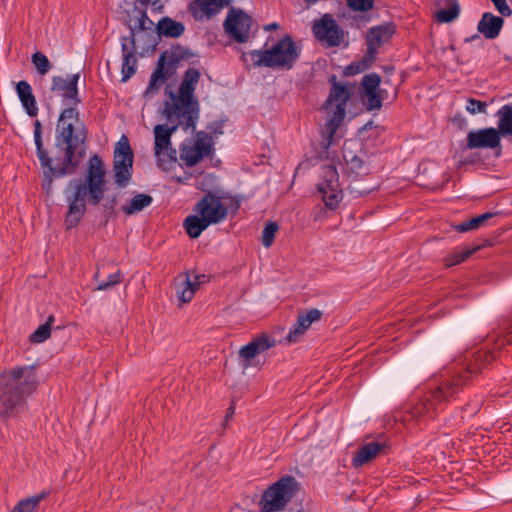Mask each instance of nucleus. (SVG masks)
I'll return each instance as SVG.
<instances>
[{
	"instance_id": "nucleus-1",
	"label": "nucleus",
	"mask_w": 512,
	"mask_h": 512,
	"mask_svg": "<svg viewBox=\"0 0 512 512\" xmlns=\"http://www.w3.org/2000/svg\"><path fill=\"white\" fill-rule=\"evenodd\" d=\"M494 351L479 349L471 358L451 367L437 383L419 398L412 407L415 417L429 416L442 409V405L455 399L456 396L470 383V381L486 369L494 360Z\"/></svg>"
},
{
	"instance_id": "nucleus-2",
	"label": "nucleus",
	"mask_w": 512,
	"mask_h": 512,
	"mask_svg": "<svg viewBox=\"0 0 512 512\" xmlns=\"http://www.w3.org/2000/svg\"><path fill=\"white\" fill-rule=\"evenodd\" d=\"M73 189L71 197H68V212L65 217V225L68 229L78 225L86 211L85 197L90 195V202L98 205L104 196L105 191V168L102 158L94 154L88 162L86 183L74 179L69 182Z\"/></svg>"
},
{
	"instance_id": "nucleus-3",
	"label": "nucleus",
	"mask_w": 512,
	"mask_h": 512,
	"mask_svg": "<svg viewBox=\"0 0 512 512\" xmlns=\"http://www.w3.org/2000/svg\"><path fill=\"white\" fill-rule=\"evenodd\" d=\"M200 79L197 68H188L182 78L177 93L170 92L171 101H165L163 115L168 122L179 119L184 131L194 130L199 119V102L194 95Z\"/></svg>"
},
{
	"instance_id": "nucleus-4",
	"label": "nucleus",
	"mask_w": 512,
	"mask_h": 512,
	"mask_svg": "<svg viewBox=\"0 0 512 512\" xmlns=\"http://www.w3.org/2000/svg\"><path fill=\"white\" fill-rule=\"evenodd\" d=\"M34 366L15 367L0 374V416H15L25 398L37 387Z\"/></svg>"
},
{
	"instance_id": "nucleus-5",
	"label": "nucleus",
	"mask_w": 512,
	"mask_h": 512,
	"mask_svg": "<svg viewBox=\"0 0 512 512\" xmlns=\"http://www.w3.org/2000/svg\"><path fill=\"white\" fill-rule=\"evenodd\" d=\"M87 131L80 119L77 107H66L59 115L56 126L55 145L64 151L65 162L79 164L84 154Z\"/></svg>"
},
{
	"instance_id": "nucleus-6",
	"label": "nucleus",
	"mask_w": 512,
	"mask_h": 512,
	"mask_svg": "<svg viewBox=\"0 0 512 512\" xmlns=\"http://www.w3.org/2000/svg\"><path fill=\"white\" fill-rule=\"evenodd\" d=\"M229 208L235 214L240 208L239 201L232 200L228 207L221 202L220 196L207 192L193 207L194 214L185 218L183 226L186 233L190 238H198L210 225L224 221L229 214Z\"/></svg>"
},
{
	"instance_id": "nucleus-7",
	"label": "nucleus",
	"mask_w": 512,
	"mask_h": 512,
	"mask_svg": "<svg viewBox=\"0 0 512 512\" xmlns=\"http://www.w3.org/2000/svg\"><path fill=\"white\" fill-rule=\"evenodd\" d=\"M249 55L254 66L290 70L301 55V48L296 45L290 35L286 34L271 48L253 50Z\"/></svg>"
},
{
	"instance_id": "nucleus-8",
	"label": "nucleus",
	"mask_w": 512,
	"mask_h": 512,
	"mask_svg": "<svg viewBox=\"0 0 512 512\" xmlns=\"http://www.w3.org/2000/svg\"><path fill=\"white\" fill-rule=\"evenodd\" d=\"M349 99V89L340 83L334 82L325 103V108L330 109V112L325 129L321 132L323 138L320 152L321 157L327 158L329 155V149L333 144L334 136L345 118Z\"/></svg>"
},
{
	"instance_id": "nucleus-9",
	"label": "nucleus",
	"mask_w": 512,
	"mask_h": 512,
	"mask_svg": "<svg viewBox=\"0 0 512 512\" xmlns=\"http://www.w3.org/2000/svg\"><path fill=\"white\" fill-rule=\"evenodd\" d=\"M34 142L36 146V155L40 161V165L43 169L45 179L42 183V188L49 193L52 189L53 177L61 178L66 175L74 173L79 164L73 163L68 164L63 159L62 163L58 166L52 165V158L49 156L48 151L43 147L42 141V126L39 120L34 122Z\"/></svg>"
},
{
	"instance_id": "nucleus-10",
	"label": "nucleus",
	"mask_w": 512,
	"mask_h": 512,
	"mask_svg": "<svg viewBox=\"0 0 512 512\" xmlns=\"http://www.w3.org/2000/svg\"><path fill=\"white\" fill-rule=\"evenodd\" d=\"M299 483L290 475L281 477L270 485L263 493L260 500L262 512H277L285 508L297 493Z\"/></svg>"
},
{
	"instance_id": "nucleus-11",
	"label": "nucleus",
	"mask_w": 512,
	"mask_h": 512,
	"mask_svg": "<svg viewBox=\"0 0 512 512\" xmlns=\"http://www.w3.org/2000/svg\"><path fill=\"white\" fill-rule=\"evenodd\" d=\"M171 126L158 124L154 127V154L157 165L163 170H168L177 161V151L172 147L171 136L179 126L182 127L179 119Z\"/></svg>"
},
{
	"instance_id": "nucleus-12",
	"label": "nucleus",
	"mask_w": 512,
	"mask_h": 512,
	"mask_svg": "<svg viewBox=\"0 0 512 512\" xmlns=\"http://www.w3.org/2000/svg\"><path fill=\"white\" fill-rule=\"evenodd\" d=\"M133 151L128 138L122 136L116 144L113 159V170L115 183L119 188H125L132 177Z\"/></svg>"
},
{
	"instance_id": "nucleus-13",
	"label": "nucleus",
	"mask_w": 512,
	"mask_h": 512,
	"mask_svg": "<svg viewBox=\"0 0 512 512\" xmlns=\"http://www.w3.org/2000/svg\"><path fill=\"white\" fill-rule=\"evenodd\" d=\"M317 189L327 209L335 210L339 206L343 199V191L340 188L339 174L335 166L322 167Z\"/></svg>"
},
{
	"instance_id": "nucleus-14",
	"label": "nucleus",
	"mask_w": 512,
	"mask_h": 512,
	"mask_svg": "<svg viewBox=\"0 0 512 512\" xmlns=\"http://www.w3.org/2000/svg\"><path fill=\"white\" fill-rule=\"evenodd\" d=\"M213 144L209 135L200 131L196 139H186L180 145V159L188 167L198 164L203 158L210 156Z\"/></svg>"
},
{
	"instance_id": "nucleus-15",
	"label": "nucleus",
	"mask_w": 512,
	"mask_h": 512,
	"mask_svg": "<svg viewBox=\"0 0 512 512\" xmlns=\"http://www.w3.org/2000/svg\"><path fill=\"white\" fill-rule=\"evenodd\" d=\"M312 30L315 37L327 47L339 46L344 39L343 31L330 14L315 21Z\"/></svg>"
},
{
	"instance_id": "nucleus-16",
	"label": "nucleus",
	"mask_w": 512,
	"mask_h": 512,
	"mask_svg": "<svg viewBox=\"0 0 512 512\" xmlns=\"http://www.w3.org/2000/svg\"><path fill=\"white\" fill-rule=\"evenodd\" d=\"M80 73L72 74L68 78L53 76L51 91L59 95L67 107H77L81 103L78 91Z\"/></svg>"
},
{
	"instance_id": "nucleus-17",
	"label": "nucleus",
	"mask_w": 512,
	"mask_h": 512,
	"mask_svg": "<svg viewBox=\"0 0 512 512\" xmlns=\"http://www.w3.org/2000/svg\"><path fill=\"white\" fill-rule=\"evenodd\" d=\"M252 26V18L245 12L231 9L224 22L226 32L237 42L245 43L249 38Z\"/></svg>"
},
{
	"instance_id": "nucleus-18",
	"label": "nucleus",
	"mask_w": 512,
	"mask_h": 512,
	"mask_svg": "<svg viewBox=\"0 0 512 512\" xmlns=\"http://www.w3.org/2000/svg\"><path fill=\"white\" fill-rule=\"evenodd\" d=\"M232 0H193L188 12L196 21L210 20L219 14Z\"/></svg>"
},
{
	"instance_id": "nucleus-19",
	"label": "nucleus",
	"mask_w": 512,
	"mask_h": 512,
	"mask_svg": "<svg viewBox=\"0 0 512 512\" xmlns=\"http://www.w3.org/2000/svg\"><path fill=\"white\" fill-rule=\"evenodd\" d=\"M275 344V339L271 338L266 333H262L261 335L254 337L248 344L244 345L239 350V356L242 361V367L248 368L251 364V361L257 355L274 347Z\"/></svg>"
},
{
	"instance_id": "nucleus-20",
	"label": "nucleus",
	"mask_w": 512,
	"mask_h": 512,
	"mask_svg": "<svg viewBox=\"0 0 512 512\" xmlns=\"http://www.w3.org/2000/svg\"><path fill=\"white\" fill-rule=\"evenodd\" d=\"M501 138L499 131L493 127L470 131L467 135V148H499Z\"/></svg>"
},
{
	"instance_id": "nucleus-21",
	"label": "nucleus",
	"mask_w": 512,
	"mask_h": 512,
	"mask_svg": "<svg viewBox=\"0 0 512 512\" xmlns=\"http://www.w3.org/2000/svg\"><path fill=\"white\" fill-rule=\"evenodd\" d=\"M322 317V312L316 308H312L305 313H300L296 322L290 328L286 340L289 343L298 341L305 331L312 325V323L319 321Z\"/></svg>"
},
{
	"instance_id": "nucleus-22",
	"label": "nucleus",
	"mask_w": 512,
	"mask_h": 512,
	"mask_svg": "<svg viewBox=\"0 0 512 512\" xmlns=\"http://www.w3.org/2000/svg\"><path fill=\"white\" fill-rule=\"evenodd\" d=\"M394 33L391 26L372 27L367 34V52L373 56L377 49L390 40Z\"/></svg>"
},
{
	"instance_id": "nucleus-23",
	"label": "nucleus",
	"mask_w": 512,
	"mask_h": 512,
	"mask_svg": "<svg viewBox=\"0 0 512 512\" xmlns=\"http://www.w3.org/2000/svg\"><path fill=\"white\" fill-rule=\"evenodd\" d=\"M16 93L26 113L30 117L37 116L39 109L31 85L25 80L19 81Z\"/></svg>"
},
{
	"instance_id": "nucleus-24",
	"label": "nucleus",
	"mask_w": 512,
	"mask_h": 512,
	"mask_svg": "<svg viewBox=\"0 0 512 512\" xmlns=\"http://www.w3.org/2000/svg\"><path fill=\"white\" fill-rule=\"evenodd\" d=\"M386 447L385 443L374 441L360 446L352 458V465L355 468L361 467L373 460Z\"/></svg>"
},
{
	"instance_id": "nucleus-25",
	"label": "nucleus",
	"mask_w": 512,
	"mask_h": 512,
	"mask_svg": "<svg viewBox=\"0 0 512 512\" xmlns=\"http://www.w3.org/2000/svg\"><path fill=\"white\" fill-rule=\"evenodd\" d=\"M205 277L204 275H194V280L191 279L189 273H185L177 278V296L183 303L190 302L197 289L199 288V278Z\"/></svg>"
},
{
	"instance_id": "nucleus-26",
	"label": "nucleus",
	"mask_w": 512,
	"mask_h": 512,
	"mask_svg": "<svg viewBox=\"0 0 512 512\" xmlns=\"http://www.w3.org/2000/svg\"><path fill=\"white\" fill-rule=\"evenodd\" d=\"M504 20L502 17L495 16L490 12H485L478 22L477 29L487 39H495L498 37Z\"/></svg>"
},
{
	"instance_id": "nucleus-27",
	"label": "nucleus",
	"mask_w": 512,
	"mask_h": 512,
	"mask_svg": "<svg viewBox=\"0 0 512 512\" xmlns=\"http://www.w3.org/2000/svg\"><path fill=\"white\" fill-rule=\"evenodd\" d=\"M440 9L436 13V19L440 23H449L455 20L460 14V7L457 0H435Z\"/></svg>"
},
{
	"instance_id": "nucleus-28",
	"label": "nucleus",
	"mask_w": 512,
	"mask_h": 512,
	"mask_svg": "<svg viewBox=\"0 0 512 512\" xmlns=\"http://www.w3.org/2000/svg\"><path fill=\"white\" fill-rule=\"evenodd\" d=\"M157 30L159 35L178 38L184 33L185 27L181 22L175 21L169 17H164L158 22Z\"/></svg>"
},
{
	"instance_id": "nucleus-29",
	"label": "nucleus",
	"mask_w": 512,
	"mask_h": 512,
	"mask_svg": "<svg viewBox=\"0 0 512 512\" xmlns=\"http://www.w3.org/2000/svg\"><path fill=\"white\" fill-rule=\"evenodd\" d=\"M152 202L153 198L150 195L138 193L126 205L122 206V212L128 216L134 215L150 206Z\"/></svg>"
},
{
	"instance_id": "nucleus-30",
	"label": "nucleus",
	"mask_w": 512,
	"mask_h": 512,
	"mask_svg": "<svg viewBox=\"0 0 512 512\" xmlns=\"http://www.w3.org/2000/svg\"><path fill=\"white\" fill-rule=\"evenodd\" d=\"M498 212H486L476 217H473L467 221H463L455 226V230L459 233H466L471 230H477L480 227L484 226V224L497 216Z\"/></svg>"
},
{
	"instance_id": "nucleus-31",
	"label": "nucleus",
	"mask_w": 512,
	"mask_h": 512,
	"mask_svg": "<svg viewBox=\"0 0 512 512\" xmlns=\"http://www.w3.org/2000/svg\"><path fill=\"white\" fill-rule=\"evenodd\" d=\"M498 117V131L500 135L512 136V106L503 105L496 113Z\"/></svg>"
},
{
	"instance_id": "nucleus-32",
	"label": "nucleus",
	"mask_w": 512,
	"mask_h": 512,
	"mask_svg": "<svg viewBox=\"0 0 512 512\" xmlns=\"http://www.w3.org/2000/svg\"><path fill=\"white\" fill-rule=\"evenodd\" d=\"M165 59V54L162 53L158 59L157 66L151 75L148 87L149 90L158 88L160 84L170 76V73L165 70Z\"/></svg>"
},
{
	"instance_id": "nucleus-33",
	"label": "nucleus",
	"mask_w": 512,
	"mask_h": 512,
	"mask_svg": "<svg viewBox=\"0 0 512 512\" xmlns=\"http://www.w3.org/2000/svg\"><path fill=\"white\" fill-rule=\"evenodd\" d=\"M44 492L32 497L20 500L11 512H37L39 503L45 498Z\"/></svg>"
},
{
	"instance_id": "nucleus-34",
	"label": "nucleus",
	"mask_w": 512,
	"mask_h": 512,
	"mask_svg": "<svg viewBox=\"0 0 512 512\" xmlns=\"http://www.w3.org/2000/svg\"><path fill=\"white\" fill-rule=\"evenodd\" d=\"M478 247L475 248H456L452 253L448 254L444 258V264L446 267H452L464 262L469 256H471Z\"/></svg>"
},
{
	"instance_id": "nucleus-35",
	"label": "nucleus",
	"mask_w": 512,
	"mask_h": 512,
	"mask_svg": "<svg viewBox=\"0 0 512 512\" xmlns=\"http://www.w3.org/2000/svg\"><path fill=\"white\" fill-rule=\"evenodd\" d=\"M55 319L53 315H50L46 322L40 325L30 336L29 341L31 343H43L45 342L51 335V326L54 323Z\"/></svg>"
},
{
	"instance_id": "nucleus-36",
	"label": "nucleus",
	"mask_w": 512,
	"mask_h": 512,
	"mask_svg": "<svg viewBox=\"0 0 512 512\" xmlns=\"http://www.w3.org/2000/svg\"><path fill=\"white\" fill-rule=\"evenodd\" d=\"M505 344L512 345V318L506 321L501 331L495 335V350H499Z\"/></svg>"
},
{
	"instance_id": "nucleus-37",
	"label": "nucleus",
	"mask_w": 512,
	"mask_h": 512,
	"mask_svg": "<svg viewBox=\"0 0 512 512\" xmlns=\"http://www.w3.org/2000/svg\"><path fill=\"white\" fill-rule=\"evenodd\" d=\"M383 90L368 91L363 93V103L367 110L373 111L378 110L382 107V96Z\"/></svg>"
},
{
	"instance_id": "nucleus-38",
	"label": "nucleus",
	"mask_w": 512,
	"mask_h": 512,
	"mask_svg": "<svg viewBox=\"0 0 512 512\" xmlns=\"http://www.w3.org/2000/svg\"><path fill=\"white\" fill-rule=\"evenodd\" d=\"M137 59L135 54L127 53L122 61V81H127L136 73Z\"/></svg>"
},
{
	"instance_id": "nucleus-39",
	"label": "nucleus",
	"mask_w": 512,
	"mask_h": 512,
	"mask_svg": "<svg viewBox=\"0 0 512 512\" xmlns=\"http://www.w3.org/2000/svg\"><path fill=\"white\" fill-rule=\"evenodd\" d=\"M31 60H32V63L35 66L37 72L40 75H45L50 71L51 63H50L48 57L45 54H43L42 52H39V51L35 52L32 55Z\"/></svg>"
},
{
	"instance_id": "nucleus-40",
	"label": "nucleus",
	"mask_w": 512,
	"mask_h": 512,
	"mask_svg": "<svg viewBox=\"0 0 512 512\" xmlns=\"http://www.w3.org/2000/svg\"><path fill=\"white\" fill-rule=\"evenodd\" d=\"M278 230L279 226L276 222L269 221L266 223L262 231V244L264 247L269 248L272 246Z\"/></svg>"
},
{
	"instance_id": "nucleus-41",
	"label": "nucleus",
	"mask_w": 512,
	"mask_h": 512,
	"mask_svg": "<svg viewBox=\"0 0 512 512\" xmlns=\"http://www.w3.org/2000/svg\"><path fill=\"white\" fill-rule=\"evenodd\" d=\"M121 41V50L122 56H125L127 53L136 54V44H135V28L130 26V33L127 36H122L120 38Z\"/></svg>"
},
{
	"instance_id": "nucleus-42",
	"label": "nucleus",
	"mask_w": 512,
	"mask_h": 512,
	"mask_svg": "<svg viewBox=\"0 0 512 512\" xmlns=\"http://www.w3.org/2000/svg\"><path fill=\"white\" fill-rule=\"evenodd\" d=\"M381 78L376 73L364 75L361 81L364 92L380 90Z\"/></svg>"
},
{
	"instance_id": "nucleus-43",
	"label": "nucleus",
	"mask_w": 512,
	"mask_h": 512,
	"mask_svg": "<svg viewBox=\"0 0 512 512\" xmlns=\"http://www.w3.org/2000/svg\"><path fill=\"white\" fill-rule=\"evenodd\" d=\"M466 111L472 115L477 113H486L487 103L475 98H468L466 101Z\"/></svg>"
},
{
	"instance_id": "nucleus-44",
	"label": "nucleus",
	"mask_w": 512,
	"mask_h": 512,
	"mask_svg": "<svg viewBox=\"0 0 512 512\" xmlns=\"http://www.w3.org/2000/svg\"><path fill=\"white\" fill-rule=\"evenodd\" d=\"M353 11L367 12L373 8L374 0H346Z\"/></svg>"
},
{
	"instance_id": "nucleus-45",
	"label": "nucleus",
	"mask_w": 512,
	"mask_h": 512,
	"mask_svg": "<svg viewBox=\"0 0 512 512\" xmlns=\"http://www.w3.org/2000/svg\"><path fill=\"white\" fill-rule=\"evenodd\" d=\"M122 281V274L118 270L115 273H112L108 276L106 281H101L98 283L97 290H108L115 285L119 284Z\"/></svg>"
},
{
	"instance_id": "nucleus-46",
	"label": "nucleus",
	"mask_w": 512,
	"mask_h": 512,
	"mask_svg": "<svg viewBox=\"0 0 512 512\" xmlns=\"http://www.w3.org/2000/svg\"><path fill=\"white\" fill-rule=\"evenodd\" d=\"M482 403L481 398H475L463 407V412L466 416L472 417L480 411Z\"/></svg>"
},
{
	"instance_id": "nucleus-47",
	"label": "nucleus",
	"mask_w": 512,
	"mask_h": 512,
	"mask_svg": "<svg viewBox=\"0 0 512 512\" xmlns=\"http://www.w3.org/2000/svg\"><path fill=\"white\" fill-rule=\"evenodd\" d=\"M498 12L503 16H509L512 13L510 6L507 4L506 0H491Z\"/></svg>"
},
{
	"instance_id": "nucleus-48",
	"label": "nucleus",
	"mask_w": 512,
	"mask_h": 512,
	"mask_svg": "<svg viewBox=\"0 0 512 512\" xmlns=\"http://www.w3.org/2000/svg\"><path fill=\"white\" fill-rule=\"evenodd\" d=\"M152 24V21L148 18L147 13L144 10L139 12V16L137 17V28L139 30H145L147 28L146 24Z\"/></svg>"
},
{
	"instance_id": "nucleus-49",
	"label": "nucleus",
	"mask_w": 512,
	"mask_h": 512,
	"mask_svg": "<svg viewBox=\"0 0 512 512\" xmlns=\"http://www.w3.org/2000/svg\"><path fill=\"white\" fill-rule=\"evenodd\" d=\"M363 166H364V161L357 156H354L350 161V168L352 170L360 171V170H362Z\"/></svg>"
},
{
	"instance_id": "nucleus-50",
	"label": "nucleus",
	"mask_w": 512,
	"mask_h": 512,
	"mask_svg": "<svg viewBox=\"0 0 512 512\" xmlns=\"http://www.w3.org/2000/svg\"><path fill=\"white\" fill-rule=\"evenodd\" d=\"M139 3L143 6L150 5L154 10H158L162 8V5L160 4V0H138Z\"/></svg>"
},
{
	"instance_id": "nucleus-51",
	"label": "nucleus",
	"mask_w": 512,
	"mask_h": 512,
	"mask_svg": "<svg viewBox=\"0 0 512 512\" xmlns=\"http://www.w3.org/2000/svg\"><path fill=\"white\" fill-rule=\"evenodd\" d=\"M278 26H279V25H278L276 22H274V23H271V24L267 25V26H266V29H267V30H270V29H276V28H278Z\"/></svg>"
},
{
	"instance_id": "nucleus-52",
	"label": "nucleus",
	"mask_w": 512,
	"mask_h": 512,
	"mask_svg": "<svg viewBox=\"0 0 512 512\" xmlns=\"http://www.w3.org/2000/svg\"><path fill=\"white\" fill-rule=\"evenodd\" d=\"M479 38H480L479 35L475 34V35L471 36L470 38H466V41L469 42V41L479 39Z\"/></svg>"
},
{
	"instance_id": "nucleus-53",
	"label": "nucleus",
	"mask_w": 512,
	"mask_h": 512,
	"mask_svg": "<svg viewBox=\"0 0 512 512\" xmlns=\"http://www.w3.org/2000/svg\"><path fill=\"white\" fill-rule=\"evenodd\" d=\"M233 413H234V407H233V406H230V407L228 408V411H227V417H228V416H230V415H232Z\"/></svg>"
},
{
	"instance_id": "nucleus-54",
	"label": "nucleus",
	"mask_w": 512,
	"mask_h": 512,
	"mask_svg": "<svg viewBox=\"0 0 512 512\" xmlns=\"http://www.w3.org/2000/svg\"><path fill=\"white\" fill-rule=\"evenodd\" d=\"M393 70H394V69H393V67H389V68L387 69V72L392 73V72H393Z\"/></svg>"
},
{
	"instance_id": "nucleus-55",
	"label": "nucleus",
	"mask_w": 512,
	"mask_h": 512,
	"mask_svg": "<svg viewBox=\"0 0 512 512\" xmlns=\"http://www.w3.org/2000/svg\"><path fill=\"white\" fill-rule=\"evenodd\" d=\"M511 379H512V375H511Z\"/></svg>"
}]
</instances>
